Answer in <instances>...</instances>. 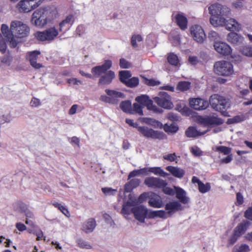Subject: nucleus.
<instances>
[{"instance_id":"11","label":"nucleus","mask_w":252,"mask_h":252,"mask_svg":"<svg viewBox=\"0 0 252 252\" xmlns=\"http://www.w3.org/2000/svg\"><path fill=\"white\" fill-rule=\"evenodd\" d=\"M154 100L159 106L164 109H169L173 107L171 97L167 93L160 92Z\"/></svg>"},{"instance_id":"37","label":"nucleus","mask_w":252,"mask_h":252,"mask_svg":"<svg viewBox=\"0 0 252 252\" xmlns=\"http://www.w3.org/2000/svg\"><path fill=\"white\" fill-rule=\"evenodd\" d=\"M147 170L148 174L150 173H152L155 175L163 177H165L167 175V173L159 167H147Z\"/></svg>"},{"instance_id":"13","label":"nucleus","mask_w":252,"mask_h":252,"mask_svg":"<svg viewBox=\"0 0 252 252\" xmlns=\"http://www.w3.org/2000/svg\"><path fill=\"white\" fill-rule=\"evenodd\" d=\"M138 131L144 136L147 138L160 139L164 136V133L156 131L147 126H141L138 127Z\"/></svg>"},{"instance_id":"41","label":"nucleus","mask_w":252,"mask_h":252,"mask_svg":"<svg viewBox=\"0 0 252 252\" xmlns=\"http://www.w3.org/2000/svg\"><path fill=\"white\" fill-rule=\"evenodd\" d=\"M176 109L184 115H187L189 110L186 103L183 101H180L176 105Z\"/></svg>"},{"instance_id":"49","label":"nucleus","mask_w":252,"mask_h":252,"mask_svg":"<svg viewBox=\"0 0 252 252\" xmlns=\"http://www.w3.org/2000/svg\"><path fill=\"white\" fill-rule=\"evenodd\" d=\"M143 39L142 37L139 34L134 35L131 37V44L132 46L136 47L138 46Z\"/></svg>"},{"instance_id":"19","label":"nucleus","mask_w":252,"mask_h":252,"mask_svg":"<svg viewBox=\"0 0 252 252\" xmlns=\"http://www.w3.org/2000/svg\"><path fill=\"white\" fill-rule=\"evenodd\" d=\"M214 47L217 53L223 56L229 55L232 52L230 46L224 42L216 41Z\"/></svg>"},{"instance_id":"14","label":"nucleus","mask_w":252,"mask_h":252,"mask_svg":"<svg viewBox=\"0 0 252 252\" xmlns=\"http://www.w3.org/2000/svg\"><path fill=\"white\" fill-rule=\"evenodd\" d=\"M144 183L149 188L154 189H161L167 185L166 181L154 177L146 178Z\"/></svg>"},{"instance_id":"40","label":"nucleus","mask_w":252,"mask_h":252,"mask_svg":"<svg viewBox=\"0 0 252 252\" xmlns=\"http://www.w3.org/2000/svg\"><path fill=\"white\" fill-rule=\"evenodd\" d=\"M162 128L168 133H176L179 129L178 126L175 123H172L170 125L166 124L164 126L162 125Z\"/></svg>"},{"instance_id":"53","label":"nucleus","mask_w":252,"mask_h":252,"mask_svg":"<svg viewBox=\"0 0 252 252\" xmlns=\"http://www.w3.org/2000/svg\"><path fill=\"white\" fill-rule=\"evenodd\" d=\"M78 246L82 249H91L92 248V245L85 241L81 239H78L77 241Z\"/></svg>"},{"instance_id":"58","label":"nucleus","mask_w":252,"mask_h":252,"mask_svg":"<svg viewBox=\"0 0 252 252\" xmlns=\"http://www.w3.org/2000/svg\"><path fill=\"white\" fill-rule=\"evenodd\" d=\"M217 150L223 153L224 155H228L231 153V149L224 146H218Z\"/></svg>"},{"instance_id":"47","label":"nucleus","mask_w":252,"mask_h":252,"mask_svg":"<svg viewBox=\"0 0 252 252\" xmlns=\"http://www.w3.org/2000/svg\"><path fill=\"white\" fill-rule=\"evenodd\" d=\"M247 118V116L246 115L241 114L240 115L236 116L233 118L229 119L228 120V123L229 124H233L235 123H239L244 121Z\"/></svg>"},{"instance_id":"4","label":"nucleus","mask_w":252,"mask_h":252,"mask_svg":"<svg viewBox=\"0 0 252 252\" xmlns=\"http://www.w3.org/2000/svg\"><path fill=\"white\" fill-rule=\"evenodd\" d=\"M209 102L214 109L220 112L225 116H228V113L225 110L230 107V103L223 96L216 94H213L211 96Z\"/></svg>"},{"instance_id":"33","label":"nucleus","mask_w":252,"mask_h":252,"mask_svg":"<svg viewBox=\"0 0 252 252\" xmlns=\"http://www.w3.org/2000/svg\"><path fill=\"white\" fill-rule=\"evenodd\" d=\"M166 169L176 178H182L185 174V171L177 167L168 166L166 167Z\"/></svg>"},{"instance_id":"43","label":"nucleus","mask_w":252,"mask_h":252,"mask_svg":"<svg viewBox=\"0 0 252 252\" xmlns=\"http://www.w3.org/2000/svg\"><path fill=\"white\" fill-rule=\"evenodd\" d=\"M131 76V74L129 71L123 70L119 72L120 80L124 84H125L126 81H128Z\"/></svg>"},{"instance_id":"42","label":"nucleus","mask_w":252,"mask_h":252,"mask_svg":"<svg viewBox=\"0 0 252 252\" xmlns=\"http://www.w3.org/2000/svg\"><path fill=\"white\" fill-rule=\"evenodd\" d=\"M190 88V83L188 81H180L176 87V90L180 92H185Z\"/></svg>"},{"instance_id":"29","label":"nucleus","mask_w":252,"mask_h":252,"mask_svg":"<svg viewBox=\"0 0 252 252\" xmlns=\"http://www.w3.org/2000/svg\"><path fill=\"white\" fill-rule=\"evenodd\" d=\"M227 40L233 44L239 45L243 42L244 37L236 32H231L228 34Z\"/></svg>"},{"instance_id":"27","label":"nucleus","mask_w":252,"mask_h":252,"mask_svg":"<svg viewBox=\"0 0 252 252\" xmlns=\"http://www.w3.org/2000/svg\"><path fill=\"white\" fill-rule=\"evenodd\" d=\"M115 77L114 72L111 70L108 71L100 77L98 83L101 85H108L112 82Z\"/></svg>"},{"instance_id":"30","label":"nucleus","mask_w":252,"mask_h":252,"mask_svg":"<svg viewBox=\"0 0 252 252\" xmlns=\"http://www.w3.org/2000/svg\"><path fill=\"white\" fill-rule=\"evenodd\" d=\"M250 223L248 221H244L239 223L234 229V233L239 237L244 234L248 229Z\"/></svg>"},{"instance_id":"64","label":"nucleus","mask_w":252,"mask_h":252,"mask_svg":"<svg viewBox=\"0 0 252 252\" xmlns=\"http://www.w3.org/2000/svg\"><path fill=\"white\" fill-rule=\"evenodd\" d=\"M208 37L210 39L214 40L215 41L220 38V36L219 34L215 31H211L209 33Z\"/></svg>"},{"instance_id":"31","label":"nucleus","mask_w":252,"mask_h":252,"mask_svg":"<svg viewBox=\"0 0 252 252\" xmlns=\"http://www.w3.org/2000/svg\"><path fill=\"white\" fill-rule=\"evenodd\" d=\"M95 226V220L94 219L90 218L83 223L82 229L86 233H91L93 231Z\"/></svg>"},{"instance_id":"15","label":"nucleus","mask_w":252,"mask_h":252,"mask_svg":"<svg viewBox=\"0 0 252 252\" xmlns=\"http://www.w3.org/2000/svg\"><path fill=\"white\" fill-rule=\"evenodd\" d=\"M181 204L177 200L169 201L165 205V210L167 218L173 216L178 211L183 210Z\"/></svg>"},{"instance_id":"46","label":"nucleus","mask_w":252,"mask_h":252,"mask_svg":"<svg viewBox=\"0 0 252 252\" xmlns=\"http://www.w3.org/2000/svg\"><path fill=\"white\" fill-rule=\"evenodd\" d=\"M53 205L54 207L60 210L65 216L67 217L70 216L69 212L65 206L58 202H54L53 203Z\"/></svg>"},{"instance_id":"51","label":"nucleus","mask_w":252,"mask_h":252,"mask_svg":"<svg viewBox=\"0 0 252 252\" xmlns=\"http://www.w3.org/2000/svg\"><path fill=\"white\" fill-rule=\"evenodd\" d=\"M102 192L106 196L114 195L116 194L117 190L111 188H102L101 189Z\"/></svg>"},{"instance_id":"59","label":"nucleus","mask_w":252,"mask_h":252,"mask_svg":"<svg viewBox=\"0 0 252 252\" xmlns=\"http://www.w3.org/2000/svg\"><path fill=\"white\" fill-rule=\"evenodd\" d=\"M190 151L192 154L196 157H199L202 155V151L197 147L193 146L190 148Z\"/></svg>"},{"instance_id":"23","label":"nucleus","mask_w":252,"mask_h":252,"mask_svg":"<svg viewBox=\"0 0 252 252\" xmlns=\"http://www.w3.org/2000/svg\"><path fill=\"white\" fill-rule=\"evenodd\" d=\"M174 189H175L176 197L179 200V202L184 204H189L190 199L187 196L186 191L179 187L174 186Z\"/></svg>"},{"instance_id":"28","label":"nucleus","mask_w":252,"mask_h":252,"mask_svg":"<svg viewBox=\"0 0 252 252\" xmlns=\"http://www.w3.org/2000/svg\"><path fill=\"white\" fill-rule=\"evenodd\" d=\"M208 129L201 130L194 126H189L186 131V135L188 137H196L205 134Z\"/></svg>"},{"instance_id":"16","label":"nucleus","mask_w":252,"mask_h":252,"mask_svg":"<svg viewBox=\"0 0 252 252\" xmlns=\"http://www.w3.org/2000/svg\"><path fill=\"white\" fill-rule=\"evenodd\" d=\"M190 107L196 110H202L209 106L207 100L200 97L191 98L189 99Z\"/></svg>"},{"instance_id":"54","label":"nucleus","mask_w":252,"mask_h":252,"mask_svg":"<svg viewBox=\"0 0 252 252\" xmlns=\"http://www.w3.org/2000/svg\"><path fill=\"white\" fill-rule=\"evenodd\" d=\"M240 51L246 56L252 57V47L251 46H244L241 49Z\"/></svg>"},{"instance_id":"18","label":"nucleus","mask_w":252,"mask_h":252,"mask_svg":"<svg viewBox=\"0 0 252 252\" xmlns=\"http://www.w3.org/2000/svg\"><path fill=\"white\" fill-rule=\"evenodd\" d=\"M197 120L201 125L206 126L218 125L223 123L222 120L214 115L205 117L200 116L198 117Z\"/></svg>"},{"instance_id":"61","label":"nucleus","mask_w":252,"mask_h":252,"mask_svg":"<svg viewBox=\"0 0 252 252\" xmlns=\"http://www.w3.org/2000/svg\"><path fill=\"white\" fill-rule=\"evenodd\" d=\"M162 189L163 192L166 194L172 195L175 193V189H173L169 187H166V186L164 187L161 188Z\"/></svg>"},{"instance_id":"55","label":"nucleus","mask_w":252,"mask_h":252,"mask_svg":"<svg viewBox=\"0 0 252 252\" xmlns=\"http://www.w3.org/2000/svg\"><path fill=\"white\" fill-rule=\"evenodd\" d=\"M7 45L5 40L2 37L1 34L0 33V52L3 54L6 52Z\"/></svg>"},{"instance_id":"12","label":"nucleus","mask_w":252,"mask_h":252,"mask_svg":"<svg viewBox=\"0 0 252 252\" xmlns=\"http://www.w3.org/2000/svg\"><path fill=\"white\" fill-rule=\"evenodd\" d=\"M190 35L196 42L202 43L206 39V34L201 26L198 25L192 26L190 28Z\"/></svg>"},{"instance_id":"9","label":"nucleus","mask_w":252,"mask_h":252,"mask_svg":"<svg viewBox=\"0 0 252 252\" xmlns=\"http://www.w3.org/2000/svg\"><path fill=\"white\" fill-rule=\"evenodd\" d=\"M105 92L107 95L102 94L100 96V100L110 104H117L120 98L125 97L124 94L118 91L106 89Z\"/></svg>"},{"instance_id":"24","label":"nucleus","mask_w":252,"mask_h":252,"mask_svg":"<svg viewBox=\"0 0 252 252\" xmlns=\"http://www.w3.org/2000/svg\"><path fill=\"white\" fill-rule=\"evenodd\" d=\"M40 54V52L37 50L29 52L27 54V60L30 62L31 65L35 69H39L42 67L41 64L36 62L37 57Z\"/></svg>"},{"instance_id":"5","label":"nucleus","mask_w":252,"mask_h":252,"mask_svg":"<svg viewBox=\"0 0 252 252\" xmlns=\"http://www.w3.org/2000/svg\"><path fill=\"white\" fill-rule=\"evenodd\" d=\"M10 29L14 37L20 38L28 36L30 32V28L27 24L18 20L11 22Z\"/></svg>"},{"instance_id":"2","label":"nucleus","mask_w":252,"mask_h":252,"mask_svg":"<svg viewBox=\"0 0 252 252\" xmlns=\"http://www.w3.org/2000/svg\"><path fill=\"white\" fill-rule=\"evenodd\" d=\"M57 16L58 10L55 6H43L33 12L31 22L32 25L42 28L51 24Z\"/></svg>"},{"instance_id":"8","label":"nucleus","mask_w":252,"mask_h":252,"mask_svg":"<svg viewBox=\"0 0 252 252\" xmlns=\"http://www.w3.org/2000/svg\"><path fill=\"white\" fill-rule=\"evenodd\" d=\"M214 70L216 74L225 76L232 75L234 72L232 64L224 61L216 62L214 65Z\"/></svg>"},{"instance_id":"26","label":"nucleus","mask_w":252,"mask_h":252,"mask_svg":"<svg viewBox=\"0 0 252 252\" xmlns=\"http://www.w3.org/2000/svg\"><path fill=\"white\" fill-rule=\"evenodd\" d=\"M75 20V18L73 15H69L65 18V19L63 20L59 24V30L61 32L63 30L66 31L69 29L71 26L73 25Z\"/></svg>"},{"instance_id":"10","label":"nucleus","mask_w":252,"mask_h":252,"mask_svg":"<svg viewBox=\"0 0 252 252\" xmlns=\"http://www.w3.org/2000/svg\"><path fill=\"white\" fill-rule=\"evenodd\" d=\"M42 3L41 0H21L16 5L20 12H29L38 7Z\"/></svg>"},{"instance_id":"57","label":"nucleus","mask_w":252,"mask_h":252,"mask_svg":"<svg viewBox=\"0 0 252 252\" xmlns=\"http://www.w3.org/2000/svg\"><path fill=\"white\" fill-rule=\"evenodd\" d=\"M163 158L164 159L169 161L170 162H177L178 157L177 156L175 153H172L164 155Z\"/></svg>"},{"instance_id":"39","label":"nucleus","mask_w":252,"mask_h":252,"mask_svg":"<svg viewBox=\"0 0 252 252\" xmlns=\"http://www.w3.org/2000/svg\"><path fill=\"white\" fill-rule=\"evenodd\" d=\"M120 108L125 113L133 114L131 108V103L129 100L122 101L120 105Z\"/></svg>"},{"instance_id":"38","label":"nucleus","mask_w":252,"mask_h":252,"mask_svg":"<svg viewBox=\"0 0 252 252\" xmlns=\"http://www.w3.org/2000/svg\"><path fill=\"white\" fill-rule=\"evenodd\" d=\"M148 170L147 167H145L140 169L134 170L130 172L128 176V179H130L132 177H134L137 176H146L148 175Z\"/></svg>"},{"instance_id":"7","label":"nucleus","mask_w":252,"mask_h":252,"mask_svg":"<svg viewBox=\"0 0 252 252\" xmlns=\"http://www.w3.org/2000/svg\"><path fill=\"white\" fill-rule=\"evenodd\" d=\"M129 210L128 214H122L125 218H127L131 213H132L135 219L141 222H144L145 219L148 218L149 210L143 205L129 207Z\"/></svg>"},{"instance_id":"52","label":"nucleus","mask_w":252,"mask_h":252,"mask_svg":"<svg viewBox=\"0 0 252 252\" xmlns=\"http://www.w3.org/2000/svg\"><path fill=\"white\" fill-rule=\"evenodd\" d=\"M143 108V106L142 105H141L140 103H139L138 102L134 103L133 104V108L132 109V110L133 111V114H134V113H136L140 115H143V110H142Z\"/></svg>"},{"instance_id":"20","label":"nucleus","mask_w":252,"mask_h":252,"mask_svg":"<svg viewBox=\"0 0 252 252\" xmlns=\"http://www.w3.org/2000/svg\"><path fill=\"white\" fill-rule=\"evenodd\" d=\"M1 32L6 40L10 42L12 47H15L17 44V42L14 37L13 33L8 26L6 24H2L1 26Z\"/></svg>"},{"instance_id":"1","label":"nucleus","mask_w":252,"mask_h":252,"mask_svg":"<svg viewBox=\"0 0 252 252\" xmlns=\"http://www.w3.org/2000/svg\"><path fill=\"white\" fill-rule=\"evenodd\" d=\"M209 12L211 15L210 21L215 27L225 26L230 31L239 32L241 30V25L232 18L226 19L229 13V9L222 6L219 3H214L209 7Z\"/></svg>"},{"instance_id":"48","label":"nucleus","mask_w":252,"mask_h":252,"mask_svg":"<svg viewBox=\"0 0 252 252\" xmlns=\"http://www.w3.org/2000/svg\"><path fill=\"white\" fill-rule=\"evenodd\" d=\"M139 79L137 77L130 78L128 81L125 83V85L127 87L133 88L137 86L139 84Z\"/></svg>"},{"instance_id":"21","label":"nucleus","mask_w":252,"mask_h":252,"mask_svg":"<svg viewBox=\"0 0 252 252\" xmlns=\"http://www.w3.org/2000/svg\"><path fill=\"white\" fill-rule=\"evenodd\" d=\"M135 100L141 105L146 106L147 109L154 111L158 110L157 107L153 105V101L149 98L148 96L141 95L135 98Z\"/></svg>"},{"instance_id":"32","label":"nucleus","mask_w":252,"mask_h":252,"mask_svg":"<svg viewBox=\"0 0 252 252\" xmlns=\"http://www.w3.org/2000/svg\"><path fill=\"white\" fill-rule=\"evenodd\" d=\"M159 218L165 220L167 219L165 211L163 210H149L148 219Z\"/></svg>"},{"instance_id":"22","label":"nucleus","mask_w":252,"mask_h":252,"mask_svg":"<svg viewBox=\"0 0 252 252\" xmlns=\"http://www.w3.org/2000/svg\"><path fill=\"white\" fill-rule=\"evenodd\" d=\"M148 205L155 208H161L163 206V202L161 197L155 193H151L149 196Z\"/></svg>"},{"instance_id":"3","label":"nucleus","mask_w":252,"mask_h":252,"mask_svg":"<svg viewBox=\"0 0 252 252\" xmlns=\"http://www.w3.org/2000/svg\"><path fill=\"white\" fill-rule=\"evenodd\" d=\"M150 194L148 192H144L141 194L137 198L134 195L129 194L128 199L124 202L123 207L121 210V214L126 215L130 211L129 207L138 205L146 201L147 198H149Z\"/></svg>"},{"instance_id":"25","label":"nucleus","mask_w":252,"mask_h":252,"mask_svg":"<svg viewBox=\"0 0 252 252\" xmlns=\"http://www.w3.org/2000/svg\"><path fill=\"white\" fill-rule=\"evenodd\" d=\"M173 17L181 30H185L187 28L188 20L183 13L175 14L173 15Z\"/></svg>"},{"instance_id":"34","label":"nucleus","mask_w":252,"mask_h":252,"mask_svg":"<svg viewBox=\"0 0 252 252\" xmlns=\"http://www.w3.org/2000/svg\"><path fill=\"white\" fill-rule=\"evenodd\" d=\"M140 180L138 179H133L127 183L125 186V192H130L134 189L138 187L140 184Z\"/></svg>"},{"instance_id":"35","label":"nucleus","mask_w":252,"mask_h":252,"mask_svg":"<svg viewBox=\"0 0 252 252\" xmlns=\"http://www.w3.org/2000/svg\"><path fill=\"white\" fill-rule=\"evenodd\" d=\"M167 60L171 65L177 66L180 64V60L178 56L174 53H170L167 55Z\"/></svg>"},{"instance_id":"44","label":"nucleus","mask_w":252,"mask_h":252,"mask_svg":"<svg viewBox=\"0 0 252 252\" xmlns=\"http://www.w3.org/2000/svg\"><path fill=\"white\" fill-rule=\"evenodd\" d=\"M250 249L247 244H242L240 246H235L233 249V252H249Z\"/></svg>"},{"instance_id":"17","label":"nucleus","mask_w":252,"mask_h":252,"mask_svg":"<svg viewBox=\"0 0 252 252\" xmlns=\"http://www.w3.org/2000/svg\"><path fill=\"white\" fill-rule=\"evenodd\" d=\"M112 62L108 60H106L102 65L93 67L91 70L93 77H98L105 74L106 71L112 66Z\"/></svg>"},{"instance_id":"63","label":"nucleus","mask_w":252,"mask_h":252,"mask_svg":"<svg viewBox=\"0 0 252 252\" xmlns=\"http://www.w3.org/2000/svg\"><path fill=\"white\" fill-rule=\"evenodd\" d=\"M239 238V237L235 235V234L233 232V234L230 237L228 240V245L229 246L233 245Z\"/></svg>"},{"instance_id":"6","label":"nucleus","mask_w":252,"mask_h":252,"mask_svg":"<svg viewBox=\"0 0 252 252\" xmlns=\"http://www.w3.org/2000/svg\"><path fill=\"white\" fill-rule=\"evenodd\" d=\"M59 33V30L56 27H52L43 31H37L34 33V35L37 40L50 43L56 38Z\"/></svg>"},{"instance_id":"50","label":"nucleus","mask_w":252,"mask_h":252,"mask_svg":"<svg viewBox=\"0 0 252 252\" xmlns=\"http://www.w3.org/2000/svg\"><path fill=\"white\" fill-rule=\"evenodd\" d=\"M169 40L173 46H177L180 43V37L178 34H171L169 37Z\"/></svg>"},{"instance_id":"56","label":"nucleus","mask_w":252,"mask_h":252,"mask_svg":"<svg viewBox=\"0 0 252 252\" xmlns=\"http://www.w3.org/2000/svg\"><path fill=\"white\" fill-rule=\"evenodd\" d=\"M30 105L32 108H38L41 105V102L39 99L33 97L30 102Z\"/></svg>"},{"instance_id":"62","label":"nucleus","mask_w":252,"mask_h":252,"mask_svg":"<svg viewBox=\"0 0 252 252\" xmlns=\"http://www.w3.org/2000/svg\"><path fill=\"white\" fill-rule=\"evenodd\" d=\"M67 82L71 85H82L83 82L81 80L77 79L76 78H71L68 79L67 80Z\"/></svg>"},{"instance_id":"60","label":"nucleus","mask_w":252,"mask_h":252,"mask_svg":"<svg viewBox=\"0 0 252 252\" xmlns=\"http://www.w3.org/2000/svg\"><path fill=\"white\" fill-rule=\"evenodd\" d=\"M120 66L122 68H128L131 67L130 63L124 59H121L120 60Z\"/></svg>"},{"instance_id":"36","label":"nucleus","mask_w":252,"mask_h":252,"mask_svg":"<svg viewBox=\"0 0 252 252\" xmlns=\"http://www.w3.org/2000/svg\"><path fill=\"white\" fill-rule=\"evenodd\" d=\"M142 122L149 125L155 128H162V124L155 119L149 118H144L142 119Z\"/></svg>"},{"instance_id":"45","label":"nucleus","mask_w":252,"mask_h":252,"mask_svg":"<svg viewBox=\"0 0 252 252\" xmlns=\"http://www.w3.org/2000/svg\"><path fill=\"white\" fill-rule=\"evenodd\" d=\"M199 191L202 193H205L210 190L211 186L210 183H206L205 184L203 182L200 183L199 186L198 187Z\"/></svg>"}]
</instances>
